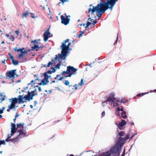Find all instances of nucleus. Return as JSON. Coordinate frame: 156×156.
I'll return each mask as SVG.
<instances>
[{
	"label": "nucleus",
	"mask_w": 156,
	"mask_h": 156,
	"mask_svg": "<svg viewBox=\"0 0 156 156\" xmlns=\"http://www.w3.org/2000/svg\"><path fill=\"white\" fill-rule=\"evenodd\" d=\"M134 136V135H133L130 138L131 139H132L133 138V137Z\"/></svg>",
	"instance_id": "774afa93"
},
{
	"label": "nucleus",
	"mask_w": 156,
	"mask_h": 156,
	"mask_svg": "<svg viewBox=\"0 0 156 156\" xmlns=\"http://www.w3.org/2000/svg\"><path fill=\"white\" fill-rule=\"evenodd\" d=\"M117 102V101H114L113 102L114 107H117L119 105V104Z\"/></svg>",
	"instance_id": "bb28decb"
},
{
	"label": "nucleus",
	"mask_w": 156,
	"mask_h": 156,
	"mask_svg": "<svg viewBox=\"0 0 156 156\" xmlns=\"http://www.w3.org/2000/svg\"><path fill=\"white\" fill-rule=\"evenodd\" d=\"M100 3L96 6L94 7L92 4L90 5V7L92 6V8H90L88 9V12L91 13V15L94 14V12L96 11L98 14L97 16L101 17L102 14L105 12L106 10L108 9L112 10L115 5L111 3Z\"/></svg>",
	"instance_id": "7ed1b4c3"
},
{
	"label": "nucleus",
	"mask_w": 156,
	"mask_h": 156,
	"mask_svg": "<svg viewBox=\"0 0 156 156\" xmlns=\"http://www.w3.org/2000/svg\"><path fill=\"white\" fill-rule=\"evenodd\" d=\"M73 87H74L75 89V90H77L78 89L77 87V85L76 84H75V85L73 86Z\"/></svg>",
	"instance_id": "ea45409f"
},
{
	"label": "nucleus",
	"mask_w": 156,
	"mask_h": 156,
	"mask_svg": "<svg viewBox=\"0 0 156 156\" xmlns=\"http://www.w3.org/2000/svg\"><path fill=\"white\" fill-rule=\"evenodd\" d=\"M126 124V122L123 119L122 120V122L117 124V126L121 130L123 129V126Z\"/></svg>",
	"instance_id": "ddd939ff"
},
{
	"label": "nucleus",
	"mask_w": 156,
	"mask_h": 156,
	"mask_svg": "<svg viewBox=\"0 0 156 156\" xmlns=\"http://www.w3.org/2000/svg\"><path fill=\"white\" fill-rule=\"evenodd\" d=\"M5 36L7 37H9V34H5Z\"/></svg>",
	"instance_id": "6e6d98bb"
},
{
	"label": "nucleus",
	"mask_w": 156,
	"mask_h": 156,
	"mask_svg": "<svg viewBox=\"0 0 156 156\" xmlns=\"http://www.w3.org/2000/svg\"><path fill=\"white\" fill-rule=\"evenodd\" d=\"M51 69H52V71L53 72V73H54L56 71V70L55 69V68H51Z\"/></svg>",
	"instance_id": "a18cd8bd"
},
{
	"label": "nucleus",
	"mask_w": 156,
	"mask_h": 156,
	"mask_svg": "<svg viewBox=\"0 0 156 156\" xmlns=\"http://www.w3.org/2000/svg\"><path fill=\"white\" fill-rule=\"evenodd\" d=\"M16 113V114L15 116V118H16L17 117L19 116Z\"/></svg>",
	"instance_id": "052dcab7"
},
{
	"label": "nucleus",
	"mask_w": 156,
	"mask_h": 156,
	"mask_svg": "<svg viewBox=\"0 0 156 156\" xmlns=\"http://www.w3.org/2000/svg\"><path fill=\"white\" fill-rule=\"evenodd\" d=\"M36 90L32 91L31 92H28V94L23 97V95H19L18 96V98H12L9 99V101L11 104L8 105V108L7 109V112H9L10 110L14 109L16 108L18 106H16V105L17 103L20 104L21 103H24L28 100L30 101L33 99V97L36 95L35 92Z\"/></svg>",
	"instance_id": "f257e3e1"
},
{
	"label": "nucleus",
	"mask_w": 156,
	"mask_h": 156,
	"mask_svg": "<svg viewBox=\"0 0 156 156\" xmlns=\"http://www.w3.org/2000/svg\"><path fill=\"white\" fill-rule=\"evenodd\" d=\"M20 126H23L24 125V123H19Z\"/></svg>",
	"instance_id": "09e8293b"
},
{
	"label": "nucleus",
	"mask_w": 156,
	"mask_h": 156,
	"mask_svg": "<svg viewBox=\"0 0 156 156\" xmlns=\"http://www.w3.org/2000/svg\"><path fill=\"white\" fill-rule=\"evenodd\" d=\"M60 65V63H58L55 66V68H58V69H59Z\"/></svg>",
	"instance_id": "2f4dec72"
},
{
	"label": "nucleus",
	"mask_w": 156,
	"mask_h": 156,
	"mask_svg": "<svg viewBox=\"0 0 156 156\" xmlns=\"http://www.w3.org/2000/svg\"><path fill=\"white\" fill-rule=\"evenodd\" d=\"M120 111H122V112H123V111H124L123 107L122 106L121 107Z\"/></svg>",
	"instance_id": "de8ad7c7"
},
{
	"label": "nucleus",
	"mask_w": 156,
	"mask_h": 156,
	"mask_svg": "<svg viewBox=\"0 0 156 156\" xmlns=\"http://www.w3.org/2000/svg\"><path fill=\"white\" fill-rule=\"evenodd\" d=\"M12 64L14 65H16L18 64V61L17 60H15L14 59L12 61Z\"/></svg>",
	"instance_id": "5701e85b"
},
{
	"label": "nucleus",
	"mask_w": 156,
	"mask_h": 156,
	"mask_svg": "<svg viewBox=\"0 0 156 156\" xmlns=\"http://www.w3.org/2000/svg\"><path fill=\"white\" fill-rule=\"evenodd\" d=\"M155 91H156V89L154 90H152V91H151L150 92L151 93V92H155Z\"/></svg>",
	"instance_id": "0e129e2a"
},
{
	"label": "nucleus",
	"mask_w": 156,
	"mask_h": 156,
	"mask_svg": "<svg viewBox=\"0 0 156 156\" xmlns=\"http://www.w3.org/2000/svg\"><path fill=\"white\" fill-rule=\"evenodd\" d=\"M30 16L32 18H35V16H34V14L30 13Z\"/></svg>",
	"instance_id": "72a5a7b5"
},
{
	"label": "nucleus",
	"mask_w": 156,
	"mask_h": 156,
	"mask_svg": "<svg viewBox=\"0 0 156 156\" xmlns=\"http://www.w3.org/2000/svg\"><path fill=\"white\" fill-rule=\"evenodd\" d=\"M117 109L118 111H120V107H117Z\"/></svg>",
	"instance_id": "8fccbe9b"
},
{
	"label": "nucleus",
	"mask_w": 156,
	"mask_h": 156,
	"mask_svg": "<svg viewBox=\"0 0 156 156\" xmlns=\"http://www.w3.org/2000/svg\"><path fill=\"white\" fill-rule=\"evenodd\" d=\"M15 32L16 35L18 34L19 33V32L18 30H16L15 31Z\"/></svg>",
	"instance_id": "603ef678"
},
{
	"label": "nucleus",
	"mask_w": 156,
	"mask_h": 156,
	"mask_svg": "<svg viewBox=\"0 0 156 156\" xmlns=\"http://www.w3.org/2000/svg\"><path fill=\"white\" fill-rule=\"evenodd\" d=\"M54 62V61H53V62H49L48 63V65H44V66L45 67H49L50 65H52Z\"/></svg>",
	"instance_id": "aec40b11"
},
{
	"label": "nucleus",
	"mask_w": 156,
	"mask_h": 156,
	"mask_svg": "<svg viewBox=\"0 0 156 156\" xmlns=\"http://www.w3.org/2000/svg\"><path fill=\"white\" fill-rule=\"evenodd\" d=\"M59 76V75H58H58H57V76H56V77H55V80L57 79V78Z\"/></svg>",
	"instance_id": "e2e57ef3"
},
{
	"label": "nucleus",
	"mask_w": 156,
	"mask_h": 156,
	"mask_svg": "<svg viewBox=\"0 0 156 156\" xmlns=\"http://www.w3.org/2000/svg\"><path fill=\"white\" fill-rule=\"evenodd\" d=\"M121 115L122 118L123 119H126L127 117L126 111H123V112H122Z\"/></svg>",
	"instance_id": "6ab92c4d"
},
{
	"label": "nucleus",
	"mask_w": 156,
	"mask_h": 156,
	"mask_svg": "<svg viewBox=\"0 0 156 156\" xmlns=\"http://www.w3.org/2000/svg\"><path fill=\"white\" fill-rule=\"evenodd\" d=\"M130 135L127 134L125 137L121 138L117 143L112 147L110 150L104 153H103L98 156H119L123 145L128 139Z\"/></svg>",
	"instance_id": "f03ea898"
},
{
	"label": "nucleus",
	"mask_w": 156,
	"mask_h": 156,
	"mask_svg": "<svg viewBox=\"0 0 156 156\" xmlns=\"http://www.w3.org/2000/svg\"><path fill=\"white\" fill-rule=\"evenodd\" d=\"M53 73L52 71L51 70H48L47 72H45L43 73V75L44 76V78L42 80L41 82L40 83V85H45L47 84L49 81L48 80V79L49 77L51 78L50 75H48V74H51Z\"/></svg>",
	"instance_id": "20e7f679"
},
{
	"label": "nucleus",
	"mask_w": 156,
	"mask_h": 156,
	"mask_svg": "<svg viewBox=\"0 0 156 156\" xmlns=\"http://www.w3.org/2000/svg\"><path fill=\"white\" fill-rule=\"evenodd\" d=\"M77 70V69L74 68L73 66H68L67 67V69L66 71H63L62 73V74H68L71 71L76 72Z\"/></svg>",
	"instance_id": "423d86ee"
},
{
	"label": "nucleus",
	"mask_w": 156,
	"mask_h": 156,
	"mask_svg": "<svg viewBox=\"0 0 156 156\" xmlns=\"http://www.w3.org/2000/svg\"><path fill=\"white\" fill-rule=\"evenodd\" d=\"M97 21L96 20H95L93 22V24L94 25L96 23H97Z\"/></svg>",
	"instance_id": "c03bdc74"
},
{
	"label": "nucleus",
	"mask_w": 156,
	"mask_h": 156,
	"mask_svg": "<svg viewBox=\"0 0 156 156\" xmlns=\"http://www.w3.org/2000/svg\"><path fill=\"white\" fill-rule=\"evenodd\" d=\"M20 52L21 54H19L18 56V57L19 58H20L23 56L24 55L27 54L28 53V52L26 51H23V50L21 52Z\"/></svg>",
	"instance_id": "f3484780"
},
{
	"label": "nucleus",
	"mask_w": 156,
	"mask_h": 156,
	"mask_svg": "<svg viewBox=\"0 0 156 156\" xmlns=\"http://www.w3.org/2000/svg\"><path fill=\"white\" fill-rule=\"evenodd\" d=\"M5 109V107H2V109H1V110H2V111L3 112V111H4Z\"/></svg>",
	"instance_id": "5fc2aeb1"
},
{
	"label": "nucleus",
	"mask_w": 156,
	"mask_h": 156,
	"mask_svg": "<svg viewBox=\"0 0 156 156\" xmlns=\"http://www.w3.org/2000/svg\"><path fill=\"white\" fill-rule=\"evenodd\" d=\"M125 134V133L124 132L121 131L119 133V135L120 136H124Z\"/></svg>",
	"instance_id": "a878e982"
},
{
	"label": "nucleus",
	"mask_w": 156,
	"mask_h": 156,
	"mask_svg": "<svg viewBox=\"0 0 156 156\" xmlns=\"http://www.w3.org/2000/svg\"><path fill=\"white\" fill-rule=\"evenodd\" d=\"M130 124L131 125H134V123L133 122H131L130 123Z\"/></svg>",
	"instance_id": "680f3d73"
},
{
	"label": "nucleus",
	"mask_w": 156,
	"mask_h": 156,
	"mask_svg": "<svg viewBox=\"0 0 156 156\" xmlns=\"http://www.w3.org/2000/svg\"><path fill=\"white\" fill-rule=\"evenodd\" d=\"M148 93H149L148 92H147L146 93H142L139 94L137 95V97L142 96L146 94H148Z\"/></svg>",
	"instance_id": "393cba45"
},
{
	"label": "nucleus",
	"mask_w": 156,
	"mask_h": 156,
	"mask_svg": "<svg viewBox=\"0 0 156 156\" xmlns=\"http://www.w3.org/2000/svg\"><path fill=\"white\" fill-rule=\"evenodd\" d=\"M64 83L65 85L68 86L69 85V82L68 80H65Z\"/></svg>",
	"instance_id": "7c9ffc66"
},
{
	"label": "nucleus",
	"mask_w": 156,
	"mask_h": 156,
	"mask_svg": "<svg viewBox=\"0 0 156 156\" xmlns=\"http://www.w3.org/2000/svg\"><path fill=\"white\" fill-rule=\"evenodd\" d=\"M40 7L41 8V9L44 10V12L45 14L49 15H50V10L49 8L47 7H45L44 6L42 7L41 5Z\"/></svg>",
	"instance_id": "f8f14e48"
},
{
	"label": "nucleus",
	"mask_w": 156,
	"mask_h": 156,
	"mask_svg": "<svg viewBox=\"0 0 156 156\" xmlns=\"http://www.w3.org/2000/svg\"><path fill=\"white\" fill-rule=\"evenodd\" d=\"M85 25H86V24L85 23H83V24H81L80 25L81 26H85Z\"/></svg>",
	"instance_id": "4d7b16f0"
},
{
	"label": "nucleus",
	"mask_w": 156,
	"mask_h": 156,
	"mask_svg": "<svg viewBox=\"0 0 156 156\" xmlns=\"http://www.w3.org/2000/svg\"><path fill=\"white\" fill-rule=\"evenodd\" d=\"M105 111H103L101 113V117H103L105 116Z\"/></svg>",
	"instance_id": "58836bf2"
},
{
	"label": "nucleus",
	"mask_w": 156,
	"mask_h": 156,
	"mask_svg": "<svg viewBox=\"0 0 156 156\" xmlns=\"http://www.w3.org/2000/svg\"><path fill=\"white\" fill-rule=\"evenodd\" d=\"M118 0H107L106 1L103 2L102 3H107L112 4V5H115L116 2H118Z\"/></svg>",
	"instance_id": "4468645a"
},
{
	"label": "nucleus",
	"mask_w": 156,
	"mask_h": 156,
	"mask_svg": "<svg viewBox=\"0 0 156 156\" xmlns=\"http://www.w3.org/2000/svg\"><path fill=\"white\" fill-rule=\"evenodd\" d=\"M16 70H12L6 73V76H7L9 79L12 78L14 79L15 75V72Z\"/></svg>",
	"instance_id": "0eeeda50"
},
{
	"label": "nucleus",
	"mask_w": 156,
	"mask_h": 156,
	"mask_svg": "<svg viewBox=\"0 0 156 156\" xmlns=\"http://www.w3.org/2000/svg\"><path fill=\"white\" fill-rule=\"evenodd\" d=\"M0 144L1 145L2 144H5L4 141V140H0Z\"/></svg>",
	"instance_id": "4c0bfd02"
},
{
	"label": "nucleus",
	"mask_w": 156,
	"mask_h": 156,
	"mask_svg": "<svg viewBox=\"0 0 156 156\" xmlns=\"http://www.w3.org/2000/svg\"><path fill=\"white\" fill-rule=\"evenodd\" d=\"M71 43H69L67 45V48H68V50L69 49V46H70V45H71Z\"/></svg>",
	"instance_id": "79ce46f5"
},
{
	"label": "nucleus",
	"mask_w": 156,
	"mask_h": 156,
	"mask_svg": "<svg viewBox=\"0 0 156 156\" xmlns=\"http://www.w3.org/2000/svg\"><path fill=\"white\" fill-rule=\"evenodd\" d=\"M83 79H81L80 82L79 83L78 85L80 86H82L83 85H84V83H83Z\"/></svg>",
	"instance_id": "cd10ccee"
},
{
	"label": "nucleus",
	"mask_w": 156,
	"mask_h": 156,
	"mask_svg": "<svg viewBox=\"0 0 156 156\" xmlns=\"http://www.w3.org/2000/svg\"><path fill=\"white\" fill-rule=\"evenodd\" d=\"M11 129H15L16 130L17 129H16V127L15 125L14 124V123H12V122H11Z\"/></svg>",
	"instance_id": "4be33fe9"
},
{
	"label": "nucleus",
	"mask_w": 156,
	"mask_h": 156,
	"mask_svg": "<svg viewBox=\"0 0 156 156\" xmlns=\"http://www.w3.org/2000/svg\"><path fill=\"white\" fill-rule=\"evenodd\" d=\"M88 20H92V19H91V18L90 17H89L88 18Z\"/></svg>",
	"instance_id": "338daca9"
},
{
	"label": "nucleus",
	"mask_w": 156,
	"mask_h": 156,
	"mask_svg": "<svg viewBox=\"0 0 156 156\" xmlns=\"http://www.w3.org/2000/svg\"><path fill=\"white\" fill-rule=\"evenodd\" d=\"M11 134H12V133H14L16 131V130L15 129H11Z\"/></svg>",
	"instance_id": "c9c22d12"
},
{
	"label": "nucleus",
	"mask_w": 156,
	"mask_h": 156,
	"mask_svg": "<svg viewBox=\"0 0 156 156\" xmlns=\"http://www.w3.org/2000/svg\"><path fill=\"white\" fill-rule=\"evenodd\" d=\"M30 13L27 12L23 14L22 15V17L23 18L24 17H26L28 15H30Z\"/></svg>",
	"instance_id": "412c9836"
},
{
	"label": "nucleus",
	"mask_w": 156,
	"mask_h": 156,
	"mask_svg": "<svg viewBox=\"0 0 156 156\" xmlns=\"http://www.w3.org/2000/svg\"><path fill=\"white\" fill-rule=\"evenodd\" d=\"M20 52L21 54H19L18 56V57L19 58H20L23 56L24 55L27 54L28 53V52L26 51H23V50L21 52Z\"/></svg>",
	"instance_id": "dca6fc26"
},
{
	"label": "nucleus",
	"mask_w": 156,
	"mask_h": 156,
	"mask_svg": "<svg viewBox=\"0 0 156 156\" xmlns=\"http://www.w3.org/2000/svg\"><path fill=\"white\" fill-rule=\"evenodd\" d=\"M24 49V48H20L18 49H17L16 51H20V52H22V50Z\"/></svg>",
	"instance_id": "f704fd0d"
},
{
	"label": "nucleus",
	"mask_w": 156,
	"mask_h": 156,
	"mask_svg": "<svg viewBox=\"0 0 156 156\" xmlns=\"http://www.w3.org/2000/svg\"><path fill=\"white\" fill-rule=\"evenodd\" d=\"M19 124H17V125H16V129H17L18 128H19Z\"/></svg>",
	"instance_id": "864d4df0"
},
{
	"label": "nucleus",
	"mask_w": 156,
	"mask_h": 156,
	"mask_svg": "<svg viewBox=\"0 0 156 156\" xmlns=\"http://www.w3.org/2000/svg\"><path fill=\"white\" fill-rule=\"evenodd\" d=\"M32 44H33V45L31 46V49L32 50L34 49H35L36 48H39V46L37 45V42L36 40H35L34 41H31Z\"/></svg>",
	"instance_id": "9b49d317"
},
{
	"label": "nucleus",
	"mask_w": 156,
	"mask_h": 156,
	"mask_svg": "<svg viewBox=\"0 0 156 156\" xmlns=\"http://www.w3.org/2000/svg\"><path fill=\"white\" fill-rule=\"evenodd\" d=\"M76 72H73V71H71L70 73H69L68 74H69L68 76H67V77H70L72 75H74L75 74V73Z\"/></svg>",
	"instance_id": "b1692460"
},
{
	"label": "nucleus",
	"mask_w": 156,
	"mask_h": 156,
	"mask_svg": "<svg viewBox=\"0 0 156 156\" xmlns=\"http://www.w3.org/2000/svg\"><path fill=\"white\" fill-rule=\"evenodd\" d=\"M5 60L4 59V60H2L1 61V63L3 64H5Z\"/></svg>",
	"instance_id": "49530a36"
},
{
	"label": "nucleus",
	"mask_w": 156,
	"mask_h": 156,
	"mask_svg": "<svg viewBox=\"0 0 156 156\" xmlns=\"http://www.w3.org/2000/svg\"><path fill=\"white\" fill-rule=\"evenodd\" d=\"M5 97V96H4V97H2V98H0V100H1V101H4V100H5V98H4V97Z\"/></svg>",
	"instance_id": "a19ab883"
},
{
	"label": "nucleus",
	"mask_w": 156,
	"mask_h": 156,
	"mask_svg": "<svg viewBox=\"0 0 156 156\" xmlns=\"http://www.w3.org/2000/svg\"><path fill=\"white\" fill-rule=\"evenodd\" d=\"M125 154V150L124 149V150H123V153H122V155H121V156H124Z\"/></svg>",
	"instance_id": "37998d69"
},
{
	"label": "nucleus",
	"mask_w": 156,
	"mask_h": 156,
	"mask_svg": "<svg viewBox=\"0 0 156 156\" xmlns=\"http://www.w3.org/2000/svg\"><path fill=\"white\" fill-rule=\"evenodd\" d=\"M10 55V58L11 59V61L14 59L13 57L9 53V54Z\"/></svg>",
	"instance_id": "e433bc0d"
},
{
	"label": "nucleus",
	"mask_w": 156,
	"mask_h": 156,
	"mask_svg": "<svg viewBox=\"0 0 156 156\" xmlns=\"http://www.w3.org/2000/svg\"><path fill=\"white\" fill-rule=\"evenodd\" d=\"M15 38L14 36L12 35L10 36L9 39L11 40V41H14Z\"/></svg>",
	"instance_id": "c85d7f7f"
},
{
	"label": "nucleus",
	"mask_w": 156,
	"mask_h": 156,
	"mask_svg": "<svg viewBox=\"0 0 156 156\" xmlns=\"http://www.w3.org/2000/svg\"><path fill=\"white\" fill-rule=\"evenodd\" d=\"M17 138L16 137L15 138H11V139H10L9 138H7L5 140V141L6 142H14V141H16L17 140Z\"/></svg>",
	"instance_id": "a211bd4d"
},
{
	"label": "nucleus",
	"mask_w": 156,
	"mask_h": 156,
	"mask_svg": "<svg viewBox=\"0 0 156 156\" xmlns=\"http://www.w3.org/2000/svg\"><path fill=\"white\" fill-rule=\"evenodd\" d=\"M63 79V77H62L61 78H60L59 79H58V80H62Z\"/></svg>",
	"instance_id": "13d9d810"
},
{
	"label": "nucleus",
	"mask_w": 156,
	"mask_h": 156,
	"mask_svg": "<svg viewBox=\"0 0 156 156\" xmlns=\"http://www.w3.org/2000/svg\"><path fill=\"white\" fill-rule=\"evenodd\" d=\"M116 101H119V102H120L121 103H122L123 102V101H119V100H117Z\"/></svg>",
	"instance_id": "69168bd1"
},
{
	"label": "nucleus",
	"mask_w": 156,
	"mask_h": 156,
	"mask_svg": "<svg viewBox=\"0 0 156 156\" xmlns=\"http://www.w3.org/2000/svg\"><path fill=\"white\" fill-rule=\"evenodd\" d=\"M12 136V134H10L9 135H8V136L7 138H9Z\"/></svg>",
	"instance_id": "3c124183"
},
{
	"label": "nucleus",
	"mask_w": 156,
	"mask_h": 156,
	"mask_svg": "<svg viewBox=\"0 0 156 156\" xmlns=\"http://www.w3.org/2000/svg\"><path fill=\"white\" fill-rule=\"evenodd\" d=\"M115 94L114 93H112L109 95V96L108 97V98L107 100L104 102H103V103H106L107 104V102H110L112 101V103L116 100V99L114 97Z\"/></svg>",
	"instance_id": "6e6552de"
},
{
	"label": "nucleus",
	"mask_w": 156,
	"mask_h": 156,
	"mask_svg": "<svg viewBox=\"0 0 156 156\" xmlns=\"http://www.w3.org/2000/svg\"><path fill=\"white\" fill-rule=\"evenodd\" d=\"M49 29H48L43 34L44 37V40L45 41H47L48 38L50 37V32L49 31Z\"/></svg>",
	"instance_id": "9d476101"
},
{
	"label": "nucleus",
	"mask_w": 156,
	"mask_h": 156,
	"mask_svg": "<svg viewBox=\"0 0 156 156\" xmlns=\"http://www.w3.org/2000/svg\"><path fill=\"white\" fill-rule=\"evenodd\" d=\"M83 32L82 31H80V34H77V36L79 37H80L82 36V34L83 33Z\"/></svg>",
	"instance_id": "473e14b6"
},
{
	"label": "nucleus",
	"mask_w": 156,
	"mask_h": 156,
	"mask_svg": "<svg viewBox=\"0 0 156 156\" xmlns=\"http://www.w3.org/2000/svg\"><path fill=\"white\" fill-rule=\"evenodd\" d=\"M69 40L68 39H66L65 41H64V42L62 43L61 46L62 50L61 51V54L63 57H65L64 59H65V57L66 56V54L68 52V49L67 48V45L65 44L66 43L68 42Z\"/></svg>",
	"instance_id": "39448f33"
},
{
	"label": "nucleus",
	"mask_w": 156,
	"mask_h": 156,
	"mask_svg": "<svg viewBox=\"0 0 156 156\" xmlns=\"http://www.w3.org/2000/svg\"><path fill=\"white\" fill-rule=\"evenodd\" d=\"M2 111V110L0 109V114H2L3 113Z\"/></svg>",
	"instance_id": "bf43d9fd"
},
{
	"label": "nucleus",
	"mask_w": 156,
	"mask_h": 156,
	"mask_svg": "<svg viewBox=\"0 0 156 156\" xmlns=\"http://www.w3.org/2000/svg\"><path fill=\"white\" fill-rule=\"evenodd\" d=\"M66 18L62 15L61 16V23L65 25H67L69 23L70 20L69 19L67 18L68 16H66Z\"/></svg>",
	"instance_id": "1a4fd4ad"
},
{
	"label": "nucleus",
	"mask_w": 156,
	"mask_h": 156,
	"mask_svg": "<svg viewBox=\"0 0 156 156\" xmlns=\"http://www.w3.org/2000/svg\"><path fill=\"white\" fill-rule=\"evenodd\" d=\"M18 132H19V134L16 136L17 138L20 135H22L23 136H26V134L23 132V129H19Z\"/></svg>",
	"instance_id": "2eb2a0df"
},
{
	"label": "nucleus",
	"mask_w": 156,
	"mask_h": 156,
	"mask_svg": "<svg viewBox=\"0 0 156 156\" xmlns=\"http://www.w3.org/2000/svg\"><path fill=\"white\" fill-rule=\"evenodd\" d=\"M91 24V23L87 21V23L86 24V26H85V28H87L88 27L89 25H90Z\"/></svg>",
	"instance_id": "c756f323"
}]
</instances>
